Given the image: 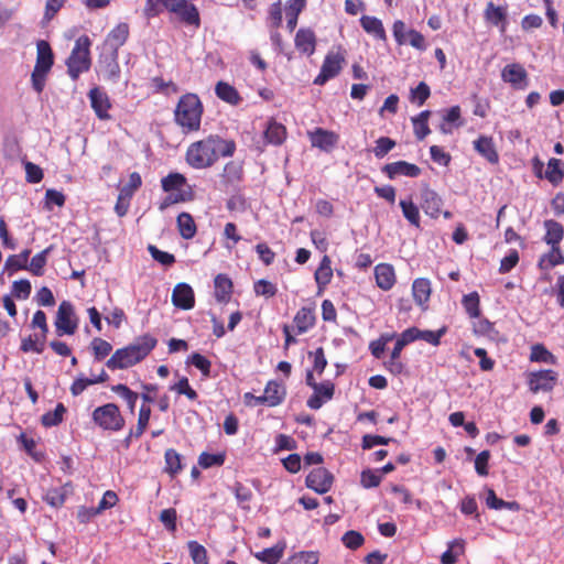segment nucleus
<instances>
[{
  "mask_svg": "<svg viewBox=\"0 0 564 564\" xmlns=\"http://www.w3.org/2000/svg\"><path fill=\"white\" fill-rule=\"evenodd\" d=\"M236 149L235 142L217 135L192 143L186 152L187 163L195 169L213 165L220 156H230Z\"/></svg>",
  "mask_w": 564,
  "mask_h": 564,
  "instance_id": "obj_1",
  "label": "nucleus"
},
{
  "mask_svg": "<svg viewBox=\"0 0 564 564\" xmlns=\"http://www.w3.org/2000/svg\"><path fill=\"white\" fill-rule=\"evenodd\" d=\"M156 339L150 335L135 338L124 348L117 349L107 360L106 366L111 369H127L144 359L155 347Z\"/></svg>",
  "mask_w": 564,
  "mask_h": 564,
  "instance_id": "obj_2",
  "label": "nucleus"
},
{
  "mask_svg": "<svg viewBox=\"0 0 564 564\" xmlns=\"http://www.w3.org/2000/svg\"><path fill=\"white\" fill-rule=\"evenodd\" d=\"M202 104L194 94L184 95L176 107V122L188 130H198L202 117Z\"/></svg>",
  "mask_w": 564,
  "mask_h": 564,
  "instance_id": "obj_3",
  "label": "nucleus"
},
{
  "mask_svg": "<svg viewBox=\"0 0 564 564\" xmlns=\"http://www.w3.org/2000/svg\"><path fill=\"white\" fill-rule=\"evenodd\" d=\"M90 40L86 35L77 39L75 46L67 58L68 75L76 79L80 73L87 72L90 67Z\"/></svg>",
  "mask_w": 564,
  "mask_h": 564,
  "instance_id": "obj_4",
  "label": "nucleus"
},
{
  "mask_svg": "<svg viewBox=\"0 0 564 564\" xmlns=\"http://www.w3.org/2000/svg\"><path fill=\"white\" fill-rule=\"evenodd\" d=\"M285 388L276 381H270L262 395L256 397L248 392L245 394V403L249 406H256L259 404H267L269 406H275L280 404L285 397Z\"/></svg>",
  "mask_w": 564,
  "mask_h": 564,
  "instance_id": "obj_5",
  "label": "nucleus"
},
{
  "mask_svg": "<svg viewBox=\"0 0 564 564\" xmlns=\"http://www.w3.org/2000/svg\"><path fill=\"white\" fill-rule=\"evenodd\" d=\"M55 327L58 336L73 335L76 332L78 321L75 315L74 307L69 302L63 301L59 304L56 314Z\"/></svg>",
  "mask_w": 564,
  "mask_h": 564,
  "instance_id": "obj_6",
  "label": "nucleus"
},
{
  "mask_svg": "<svg viewBox=\"0 0 564 564\" xmlns=\"http://www.w3.org/2000/svg\"><path fill=\"white\" fill-rule=\"evenodd\" d=\"M93 416L95 422L106 430H119L123 424L119 409L113 403L97 408Z\"/></svg>",
  "mask_w": 564,
  "mask_h": 564,
  "instance_id": "obj_7",
  "label": "nucleus"
},
{
  "mask_svg": "<svg viewBox=\"0 0 564 564\" xmlns=\"http://www.w3.org/2000/svg\"><path fill=\"white\" fill-rule=\"evenodd\" d=\"M118 53L113 51H101L98 58V70L102 78L111 84H117L120 79V67L118 64Z\"/></svg>",
  "mask_w": 564,
  "mask_h": 564,
  "instance_id": "obj_8",
  "label": "nucleus"
},
{
  "mask_svg": "<svg viewBox=\"0 0 564 564\" xmlns=\"http://www.w3.org/2000/svg\"><path fill=\"white\" fill-rule=\"evenodd\" d=\"M333 475L322 466L313 468L306 476V486L318 494L327 492L333 485Z\"/></svg>",
  "mask_w": 564,
  "mask_h": 564,
  "instance_id": "obj_9",
  "label": "nucleus"
},
{
  "mask_svg": "<svg viewBox=\"0 0 564 564\" xmlns=\"http://www.w3.org/2000/svg\"><path fill=\"white\" fill-rule=\"evenodd\" d=\"M344 57L339 53L329 52L322 65L319 75L314 79L315 85H324L341 69Z\"/></svg>",
  "mask_w": 564,
  "mask_h": 564,
  "instance_id": "obj_10",
  "label": "nucleus"
},
{
  "mask_svg": "<svg viewBox=\"0 0 564 564\" xmlns=\"http://www.w3.org/2000/svg\"><path fill=\"white\" fill-rule=\"evenodd\" d=\"M556 382V373L552 370H541L538 372H531L528 376V384L533 393L549 392L551 391Z\"/></svg>",
  "mask_w": 564,
  "mask_h": 564,
  "instance_id": "obj_11",
  "label": "nucleus"
},
{
  "mask_svg": "<svg viewBox=\"0 0 564 564\" xmlns=\"http://www.w3.org/2000/svg\"><path fill=\"white\" fill-rule=\"evenodd\" d=\"M164 8L177 14L182 20L189 24L198 23L199 18L196 8L188 4L186 0H169Z\"/></svg>",
  "mask_w": 564,
  "mask_h": 564,
  "instance_id": "obj_12",
  "label": "nucleus"
},
{
  "mask_svg": "<svg viewBox=\"0 0 564 564\" xmlns=\"http://www.w3.org/2000/svg\"><path fill=\"white\" fill-rule=\"evenodd\" d=\"M129 35V26L127 23L118 24L113 30L109 32L107 35L101 51H113V53H118V48L122 46Z\"/></svg>",
  "mask_w": 564,
  "mask_h": 564,
  "instance_id": "obj_13",
  "label": "nucleus"
},
{
  "mask_svg": "<svg viewBox=\"0 0 564 564\" xmlns=\"http://www.w3.org/2000/svg\"><path fill=\"white\" fill-rule=\"evenodd\" d=\"M503 82L511 84L514 88L522 89L527 87L528 74L520 64H509L501 72Z\"/></svg>",
  "mask_w": 564,
  "mask_h": 564,
  "instance_id": "obj_14",
  "label": "nucleus"
},
{
  "mask_svg": "<svg viewBox=\"0 0 564 564\" xmlns=\"http://www.w3.org/2000/svg\"><path fill=\"white\" fill-rule=\"evenodd\" d=\"M443 205L438 194L429 187H424L421 192V207L424 213L433 218L438 217Z\"/></svg>",
  "mask_w": 564,
  "mask_h": 564,
  "instance_id": "obj_15",
  "label": "nucleus"
},
{
  "mask_svg": "<svg viewBox=\"0 0 564 564\" xmlns=\"http://www.w3.org/2000/svg\"><path fill=\"white\" fill-rule=\"evenodd\" d=\"M193 289L186 283L175 285L172 293V303L182 310H191L194 306Z\"/></svg>",
  "mask_w": 564,
  "mask_h": 564,
  "instance_id": "obj_16",
  "label": "nucleus"
},
{
  "mask_svg": "<svg viewBox=\"0 0 564 564\" xmlns=\"http://www.w3.org/2000/svg\"><path fill=\"white\" fill-rule=\"evenodd\" d=\"M382 171L389 178H394L399 175L416 177L421 173V169L412 163L405 161H398L383 166Z\"/></svg>",
  "mask_w": 564,
  "mask_h": 564,
  "instance_id": "obj_17",
  "label": "nucleus"
},
{
  "mask_svg": "<svg viewBox=\"0 0 564 564\" xmlns=\"http://www.w3.org/2000/svg\"><path fill=\"white\" fill-rule=\"evenodd\" d=\"M308 134L312 145L326 152L330 151L338 142V135L335 132L322 128H317Z\"/></svg>",
  "mask_w": 564,
  "mask_h": 564,
  "instance_id": "obj_18",
  "label": "nucleus"
},
{
  "mask_svg": "<svg viewBox=\"0 0 564 564\" xmlns=\"http://www.w3.org/2000/svg\"><path fill=\"white\" fill-rule=\"evenodd\" d=\"M377 285L384 291L390 290L395 282L394 269L387 263H380L375 268Z\"/></svg>",
  "mask_w": 564,
  "mask_h": 564,
  "instance_id": "obj_19",
  "label": "nucleus"
},
{
  "mask_svg": "<svg viewBox=\"0 0 564 564\" xmlns=\"http://www.w3.org/2000/svg\"><path fill=\"white\" fill-rule=\"evenodd\" d=\"M295 47L307 55L315 52L316 37L312 30L300 29L295 35Z\"/></svg>",
  "mask_w": 564,
  "mask_h": 564,
  "instance_id": "obj_20",
  "label": "nucleus"
},
{
  "mask_svg": "<svg viewBox=\"0 0 564 564\" xmlns=\"http://www.w3.org/2000/svg\"><path fill=\"white\" fill-rule=\"evenodd\" d=\"M412 294L415 303L423 310L426 308V303L431 296V283L427 279L420 278L414 280L412 284Z\"/></svg>",
  "mask_w": 564,
  "mask_h": 564,
  "instance_id": "obj_21",
  "label": "nucleus"
},
{
  "mask_svg": "<svg viewBox=\"0 0 564 564\" xmlns=\"http://www.w3.org/2000/svg\"><path fill=\"white\" fill-rule=\"evenodd\" d=\"M445 333V329H440L438 332L432 330H421L416 327H411L404 330L402 334H410V337H406V341L410 344L416 339H422L429 344L437 346L440 344V338Z\"/></svg>",
  "mask_w": 564,
  "mask_h": 564,
  "instance_id": "obj_22",
  "label": "nucleus"
},
{
  "mask_svg": "<svg viewBox=\"0 0 564 564\" xmlns=\"http://www.w3.org/2000/svg\"><path fill=\"white\" fill-rule=\"evenodd\" d=\"M37 56L34 69L48 73L53 65V53L51 46L45 41H39L36 44Z\"/></svg>",
  "mask_w": 564,
  "mask_h": 564,
  "instance_id": "obj_23",
  "label": "nucleus"
},
{
  "mask_svg": "<svg viewBox=\"0 0 564 564\" xmlns=\"http://www.w3.org/2000/svg\"><path fill=\"white\" fill-rule=\"evenodd\" d=\"M285 547V542H279L272 547L254 553V557L264 564H278L283 557Z\"/></svg>",
  "mask_w": 564,
  "mask_h": 564,
  "instance_id": "obj_24",
  "label": "nucleus"
},
{
  "mask_svg": "<svg viewBox=\"0 0 564 564\" xmlns=\"http://www.w3.org/2000/svg\"><path fill=\"white\" fill-rule=\"evenodd\" d=\"M474 148L480 155L488 160V162H498L499 156L491 138L485 135L478 138L476 141H474Z\"/></svg>",
  "mask_w": 564,
  "mask_h": 564,
  "instance_id": "obj_25",
  "label": "nucleus"
},
{
  "mask_svg": "<svg viewBox=\"0 0 564 564\" xmlns=\"http://www.w3.org/2000/svg\"><path fill=\"white\" fill-rule=\"evenodd\" d=\"M89 98L96 115L100 119L108 118L107 110L110 105L107 95L96 87L89 91Z\"/></svg>",
  "mask_w": 564,
  "mask_h": 564,
  "instance_id": "obj_26",
  "label": "nucleus"
},
{
  "mask_svg": "<svg viewBox=\"0 0 564 564\" xmlns=\"http://www.w3.org/2000/svg\"><path fill=\"white\" fill-rule=\"evenodd\" d=\"M360 23L367 33L372 34L373 36L383 41L387 39L382 22L379 19L375 17L364 15L360 19Z\"/></svg>",
  "mask_w": 564,
  "mask_h": 564,
  "instance_id": "obj_27",
  "label": "nucleus"
},
{
  "mask_svg": "<svg viewBox=\"0 0 564 564\" xmlns=\"http://www.w3.org/2000/svg\"><path fill=\"white\" fill-rule=\"evenodd\" d=\"M315 322V315L312 308L302 307L294 317V324L299 333L308 330Z\"/></svg>",
  "mask_w": 564,
  "mask_h": 564,
  "instance_id": "obj_28",
  "label": "nucleus"
},
{
  "mask_svg": "<svg viewBox=\"0 0 564 564\" xmlns=\"http://www.w3.org/2000/svg\"><path fill=\"white\" fill-rule=\"evenodd\" d=\"M177 228L184 239H192L196 234V225L188 213H181L177 216Z\"/></svg>",
  "mask_w": 564,
  "mask_h": 564,
  "instance_id": "obj_29",
  "label": "nucleus"
},
{
  "mask_svg": "<svg viewBox=\"0 0 564 564\" xmlns=\"http://www.w3.org/2000/svg\"><path fill=\"white\" fill-rule=\"evenodd\" d=\"M546 235H545V241L547 245H551L552 247L557 246L558 242L563 238V226L554 220H546L544 223Z\"/></svg>",
  "mask_w": 564,
  "mask_h": 564,
  "instance_id": "obj_30",
  "label": "nucleus"
},
{
  "mask_svg": "<svg viewBox=\"0 0 564 564\" xmlns=\"http://www.w3.org/2000/svg\"><path fill=\"white\" fill-rule=\"evenodd\" d=\"M231 281L224 274H218L215 278V296L219 302H226L231 292Z\"/></svg>",
  "mask_w": 564,
  "mask_h": 564,
  "instance_id": "obj_31",
  "label": "nucleus"
},
{
  "mask_svg": "<svg viewBox=\"0 0 564 564\" xmlns=\"http://www.w3.org/2000/svg\"><path fill=\"white\" fill-rule=\"evenodd\" d=\"M333 275V271L330 268V259L327 256H324V258L321 261L319 267L317 268L315 272V280L316 283L319 286H325L329 283Z\"/></svg>",
  "mask_w": 564,
  "mask_h": 564,
  "instance_id": "obj_32",
  "label": "nucleus"
},
{
  "mask_svg": "<svg viewBox=\"0 0 564 564\" xmlns=\"http://www.w3.org/2000/svg\"><path fill=\"white\" fill-rule=\"evenodd\" d=\"M305 6V0H291L285 9L288 17V28L293 31L297 23V17Z\"/></svg>",
  "mask_w": 564,
  "mask_h": 564,
  "instance_id": "obj_33",
  "label": "nucleus"
},
{
  "mask_svg": "<svg viewBox=\"0 0 564 564\" xmlns=\"http://www.w3.org/2000/svg\"><path fill=\"white\" fill-rule=\"evenodd\" d=\"M318 553L314 551H301L291 555L283 564H317Z\"/></svg>",
  "mask_w": 564,
  "mask_h": 564,
  "instance_id": "obj_34",
  "label": "nucleus"
},
{
  "mask_svg": "<svg viewBox=\"0 0 564 564\" xmlns=\"http://www.w3.org/2000/svg\"><path fill=\"white\" fill-rule=\"evenodd\" d=\"M563 262L564 256L562 254L558 246H554L547 254H544L540 259L539 265L541 269H550Z\"/></svg>",
  "mask_w": 564,
  "mask_h": 564,
  "instance_id": "obj_35",
  "label": "nucleus"
},
{
  "mask_svg": "<svg viewBox=\"0 0 564 564\" xmlns=\"http://www.w3.org/2000/svg\"><path fill=\"white\" fill-rule=\"evenodd\" d=\"M216 94L220 99L231 105H236L239 101V95L237 90L227 83L219 82L216 85Z\"/></svg>",
  "mask_w": 564,
  "mask_h": 564,
  "instance_id": "obj_36",
  "label": "nucleus"
},
{
  "mask_svg": "<svg viewBox=\"0 0 564 564\" xmlns=\"http://www.w3.org/2000/svg\"><path fill=\"white\" fill-rule=\"evenodd\" d=\"M400 207L402 209L403 216L415 227L420 226V214L419 208L414 203L409 199H402L400 200Z\"/></svg>",
  "mask_w": 564,
  "mask_h": 564,
  "instance_id": "obj_37",
  "label": "nucleus"
},
{
  "mask_svg": "<svg viewBox=\"0 0 564 564\" xmlns=\"http://www.w3.org/2000/svg\"><path fill=\"white\" fill-rule=\"evenodd\" d=\"M265 138L270 143L281 144L285 139V128L276 122H271L265 130Z\"/></svg>",
  "mask_w": 564,
  "mask_h": 564,
  "instance_id": "obj_38",
  "label": "nucleus"
},
{
  "mask_svg": "<svg viewBox=\"0 0 564 564\" xmlns=\"http://www.w3.org/2000/svg\"><path fill=\"white\" fill-rule=\"evenodd\" d=\"M30 250L25 249L20 254L10 256L6 261V268L8 270H26Z\"/></svg>",
  "mask_w": 564,
  "mask_h": 564,
  "instance_id": "obj_39",
  "label": "nucleus"
},
{
  "mask_svg": "<svg viewBox=\"0 0 564 564\" xmlns=\"http://www.w3.org/2000/svg\"><path fill=\"white\" fill-rule=\"evenodd\" d=\"M465 542L464 540H454L449 543L448 550L445 551L441 556L442 564H455L457 561V553H454L453 550H457V552L464 551Z\"/></svg>",
  "mask_w": 564,
  "mask_h": 564,
  "instance_id": "obj_40",
  "label": "nucleus"
},
{
  "mask_svg": "<svg viewBox=\"0 0 564 564\" xmlns=\"http://www.w3.org/2000/svg\"><path fill=\"white\" fill-rule=\"evenodd\" d=\"M51 247L46 248L45 250H43L42 252L35 254L30 263L28 264V268L26 270L31 271L33 274L40 276L43 274V268L46 263V257L48 254V252L51 251Z\"/></svg>",
  "mask_w": 564,
  "mask_h": 564,
  "instance_id": "obj_41",
  "label": "nucleus"
},
{
  "mask_svg": "<svg viewBox=\"0 0 564 564\" xmlns=\"http://www.w3.org/2000/svg\"><path fill=\"white\" fill-rule=\"evenodd\" d=\"M560 165L561 161L558 159H551L547 163V169L544 176L553 185H557L563 178V172Z\"/></svg>",
  "mask_w": 564,
  "mask_h": 564,
  "instance_id": "obj_42",
  "label": "nucleus"
},
{
  "mask_svg": "<svg viewBox=\"0 0 564 564\" xmlns=\"http://www.w3.org/2000/svg\"><path fill=\"white\" fill-rule=\"evenodd\" d=\"M234 492L235 497L238 501V503L241 506V508L249 510L250 506L249 502L251 501L253 495L252 491L242 485L241 482H236L234 486Z\"/></svg>",
  "mask_w": 564,
  "mask_h": 564,
  "instance_id": "obj_43",
  "label": "nucleus"
},
{
  "mask_svg": "<svg viewBox=\"0 0 564 564\" xmlns=\"http://www.w3.org/2000/svg\"><path fill=\"white\" fill-rule=\"evenodd\" d=\"M188 550L194 564H209L206 549L196 541L188 542Z\"/></svg>",
  "mask_w": 564,
  "mask_h": 564,
  "instance_id": "obj_44",
  "label": "nucleus"
},
{
  "mask_svg": "<svg viewBox=\"0 0 564 564\" xmlns=\"http://www.w3.org/2000/svg\"><path fill=\"white\" fill-rule=\"evenodd\" d=\"M343 544L349 550H357L365 543L364 535L355 530H349L341 536Z\"/></svg>",
  "mask_w": 564,
  "mask_h": 564,
  "instance_id": "obj_45",
  "label": "nucleus"
},
{
  "mask_svg": "<svg viewBox=\"0 0 564 564\" xmlns=\"http://www.w3.org/2000/svg\"><path fill=\"white\" fill-rule=\"evenodd\" d=\"M531 360L532 361H542L545 364L554 365L556 362V358L553 354H551L544 346L538 344L532 347L531 351Z\"/></svg>",
  "mask_w": 564,
  "mask_h": 564,
  "instance_id": "obj_46",
  "label": "nucleus"
},
{
  "mask_svg": "<svg viewBox=\"0 0 564 564\" xmlns=\"http://www.w3.org/2000/svg\"><path fill=\"white\" fill-rule=\"evenodd\" d=\"M142 181L139 173L133 172L129 176V182L120 189V198L130 199L134 192L141 186Z\"/></svg>",
  "mask_w": 564,
  "mask_h": 564,
  "instance_id": "obj_47",
  "label": "nucleus"
},
{
  "mask_svg": "<svg viewBox=\"0 0 564 564\" xmlns=\"http://www.w3.org/2000/svg\"><path fill=\"white\" fill-rule=\"evenodd\" d=\"M159 519L167 531H176L177 512L174 508H167L162 510Z\"/></svg>",
  "mask_w": 564,
  "mask_h": 564,
  "instance_id": "obj_48",
  "label": "nucleus"
},
{
  "mask_svg": "<svg viewBox=\"0 0 564 564\" xmlns=\"http://www.w3.org/2000/svg\"><path fill=\"white\" fill-rule=\"evenodd\" d=\"M463 305L470 317L479 316V295L477 292H471L464 296Z\"/></svg>",
  "mask_w": 564,
  "mask_h": 564,
  "instance_id": "obj_49",
  "label": "nucleus"
},
{
  "mask_svg": "<svg viewBox=\"0 0 564 564\" xmlns=\"http://www.w3.org/2000/svg\"><path fill=\"white\" fill-rule=\"evenodd\" d=\"M66 409L62 403H58L53 412H47L42 416V423L45 426H54L62 422L63 414Z\"/></svg>",
  "mask_w": 564,
  "mask_h": 564,
  "instance_id": "obj_50",
  "label": "nucleus"
},
{
  "mask_svg": "<svg viewBox=\"0 0 564 564\" xmlns=\"http://www.w3.org/2000/svg\"><path fill=\"white\" fill-rule=\"evenodd\" d=\"M381 479H382V477L378 469H376V470L367 469L361 473L360 481L365 488H373V487H378L380 485Z\"/></svg>",
  "mask_w": 564,
  "mask_h": 564,
  "instance_id": "obj_51",
  "label": "nucleus"
},
{
  "mask_svg": "<svg viewBox=\"0 0 564 564\" xmlns=\"http://www.w3.org/2000/svg\"><path fill=\"white\" fill-rule=\"evenodd\" d=\"M395 147V142L387 137H381L376 141L373 153L377 158L381 159Z\"/></svg>",
  "mask_w": 564,
  "mask_h": 564,
  "instance_id": "obj_52",
  "label": "nucleus"
},
{
  "mask_svg": "<svg viewBox=\"0 0 564 564\" xmlns=\"http://www.w3.org/2000/svg\"><path fill=\"white\" fill-rule=\"evenodd\" d=\"M91 348L97 359H102L108 356L112 350V346L107 340L101 338H94L91 341Z\"/></svg>",
  "mask_w": 564,
  "mask_h": 564,
  "instance_id": "obj_53",
  "label": "nucleus"
},
{
  "mask_svg": "<svg viewBox=\"0 0 564 564\" xmlns=\"http://www.w3.org/2000/svg\"><path fill=\"white\" fill-rule=\"evenodd\" d=\"M185 183V177L182 174H170L162 180V187L165 192L178 189Z\"/></svg>",
  "mask_w": 564,
  "mask_h": 564,
  "instance_id": "obj_54",
  "label": "nucleus"
},
{
  "mask_svg": "<svg viewBox=\"0 0 564 564\" xmlns=\"http://www.w3.org/2000/svg\"><path fill=\"white\" fill-rule=\"evenodd\" d=\"M486 19L495 25H499L505 20V11L496 7L492 2L488 3L486 9Z\"/></svg>",
  "mask_w": 564,
  "mask_h": 564,
  "instance_id": "obj_55",
  "label": "nucleus"
},
{
  "mask_svg": "<svg viewBox=\"0 0 564 564\" xmlns=\"http://www.w3.org/2000/svg\"><path fill=\"white\" fill-rule=\"evenodd\" d=\"M119 498L117 496V494L112 490H107L101 500L99 501L98 506L96 507V509L98 510L99 513H101L104 510L106 509H109V508H112L117 505Z\"/></svg>",
  "mask_w": 564,
  "mask_h": 564,
  "instance_id": "obj_56",
  "label": "nucleus"
},
{
  "mask_svg": "<svg viewBox=\"0 0 564 564\" xmlns=\"http://www.w3.org/2000/svg\"><path fill=\"white\" fill-rule=\"evenodd\" d=\"M149 252L153 257L154 260L159 261L160 263L164 265H170L175 261V258L173 254L159 250L155 246L150 245L148 247Z\"/></svg>",
  "mask_w": 564,
  "mask_h": 564,
  "instance_id": "obj_57",
  "label": "nucleus"
},
{
  "mask_svg": "<svg viewBox=\"0 0 564 564\" xmlns=\"http://www.w3.org/2000/svg\"><path fill=\"white\" fill-rule=\"evenodd\" d=\"M166 2H169V0H147L144 15L147 18L158 15L161 12L162 8L166 6Z\"/></svg>",
  "mask_w": 564,
  "mask_h": 564,
  "instance_id": "obj_58",
  "label": "nucleus"
},
{
  "mask_svg": "<svg viewBox=\"0 0 564 564\" xmlns=\"http://www.w3.org/2000/svg\"><path fill=\"white\" fill-rule=\"evenodd\" d=\"M254 292L258 295H262V296H265V297H271V296H273L275 294L276 288L271 282H269L267 280H259L254 284Z\"/></svg>",
  "mask_w": 564,
  "mask_h": 564,
  "instance_id": "obj_59",
  "label": "nucleus"
},
{
  "mask_svg": "<svg viewBox=\"0 0 564 564\" xmlns=\"http://www.w3.org/2000/svg\"><path fill=\"white\" fill-rule=\"evenodd\" d=\"M25 173L26 180L30 183H39L43 178L42 169L32 162L25 163Z\"/></svg>",
  "mask_w": 564,
  "mask_h": 564,
  "instance_id": "obj_60",
  "label": "nucleus"
},
{
  "mask_svg": "<svg viewBox=\"0 0 564 564\" xmlns=\"http://www.w3.org/2000/svg\"><path fill=\"white\" fill-rule=\"evenodd\" d=\"M408 31L403 21L398 20L393 23V36L399 45L408 43Z\"/></svg>",
  "mask_w": 564,
  "mask_h": 564,
  "instance_id": "obj_61",
  "label": "nucleus"
},
{
  "mask_svg": "<svg viewBox=\"0 0 564 564\" xmlns=\"http://www.w3.org/2000/svg\"><path fill=\"white\" fill-rule=\"evenodd\" d=\"M172 389L177 391L180 394H185L191 400H195L197 398L196 391L189 387L188 380L185 377H183L175 386H173Z\"/></svg>",
  "mask_w": 564,
  "mask_h": 564,
  "instance_id": "obj_62",
  "label": "nucleus"
},
{
  "mask_svg": "<svg viewBox=\"0 0 564 564\" xmlns=\"http://www.w3.org/2000/svg\"><path fill=\"white\" fill-rule=\"evenodd\" d=\"M31 293V283L28 280H20L13 283V294L18 299H26Z\"/></svg>",
  "mask_w": 564,
  "mask_h": 564,
  "instance_id": "obj_63",
  "label": "nucleus"
},
{
  "mask_svg": "<svg viewBox=\"0 0 564 564\" xmlns=\"http://www.w3.org/2000/svg\"><path fill=\"white\" fill-rule=\"evenodd\" d=\"M430 96V88L425 83H420L415 89L412 90V100L417 101L419 106L423 105Z\"/></svg>",
  "mask_w": 564,
  "mask_h": 564,
  "instance_id": "obj_64",
  "label": "nucleus"
}]
</instances>
